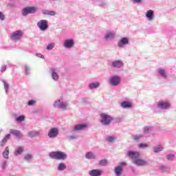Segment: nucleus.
Here are the masks:
<instances>
[{"label":"nucleus","instance_id":"8fccbe9b","mask_svg":"<svg viewBox=\"0 0 176 176\" xmlns=\"http://www.w3.org/2000/svg\"><path fill=\"white\" fill-rule=\"evenodd\" d=\"M139 148H148V144L141 143L140 144H139Z\"/></svg>","mask_w":176,"mask_h":176},{"label":"nucleus","instance_id":"20e7f679","mask_svg":"<svg viewBox=\"0 0 176 176\" xmlns=\"http://www.w3.org/2000/svg\"><path fill=\"white\" fill-rule=\"evenodd\" d=\"M54 108L61 109L62 111H67L68 109V103L63 101V100H56L53 104Z\"/></svg>","mask_w":176,"mask_h":176},{"label":"nucleus","instance_id":"79ce46f5","mask_svg":"<svg viewBox=\"0 0 176 176\" xmlns=\"http://www.w3.org/2000/svg\"><path fill=\"white\" fill-rule=\"evenodd\" d=\"M35 104H36V101H35L34 100H31L28 102V107H34V105H35Z\"/></svg>","mask_w":176,"mask_h":176},{"label":"nucleus","instance_id":"bb28decb","mask_svg":"<svg viewBox=\"0 0 176 176\" xmlns=\"http://www.w3.org/2000/svg\"><path fill=\"white\" fill-rule=\"evenodd\" d=\"M28 135L30 138H34L35 137H38L39 135V131H31L28 132Z\"/></svg>","mask_w":176,"mask_h":176},{"label":"nucleus","instance_id":"a18cd8bd","mask_svg":"<svg viewBox=\"0 0 176 176\" xmlns=\"http://www.w3.org/2000/svg\"><path fill=\"white\" fill-rule=\"evenodd\" d=\"M6 166H8V162L6 161H4L1 164V168L3 170H5V168H6Z\"/></svg>","mask_w":176,"mask_h":176},{"label":"nucleus","instance_id":"39448f33","mask_svg":"<svg viewBox=\"0 0 176 176\" xmlns=\"http://www.w3.org/2000/svg\"><path fill=\"white\" fill-rule=\"evenodd\" d=\"M36 7H25L23 8L21 10V14L24 17H27L28 14H34V13H36Z\"/></svg>","mask_w":176,"mask_h":176},{"label":"nucleus","instance_id":"5701e85b","mask_svg":"<svg viewBox=\"0 0 176 176\" xmlns=\"http://www.w3.org/2000/svg\"><path fill=\"white\" fill-rule=\"evenodd\" d=\"M102 174V170L100 169H94L89 171V175L90 176H101Z\"/></svg>","mask_w":176,"mask_h":176},{"label":"nucleus","instance_id":"f03ea898","mask_svg":"<svg viewBox=\"0 0 176 176\" xmlns=\"http://www.w3.org/2000/svg\"><path fill=\"white\" fill-rule=\"evenodd\" d=\"M49 157L55 160H67L68 155L63 151H52L49 153Z\"/></svg>","mask_w":176,"mask_h":176},{"label":"nucleus","instance_id":"f704fd0d","mask_svg":"<svg viewBox=\"0 0 176 176\" xmlns=\"http://www.w3.org/2000/svg\"><path fill=\"white\" fill-rule=\"evenodd\" d=\"M1 82L3 83L6 94H8V91L9 90V87H10L9 83L5 81V80H2Z\"/></svg>","mask_w":176,"mask_h":176},{"label":"nucleus","instance_id":"603ef678","mask_svg":"<svg viewBox=\"0 0 176 176\" xmlns=\"http://www.w3.org/2000/svg\"><path fill=\"white\" fill-rule=\"evenodd\" d=\"M133 3H140L142 0H132Z\"/></svg>","mask_w":176,"mask_h":176},{"label":"nucleus","instance_id":"c03bdc74","mask_svg":"<svg viewBox=\"0 0 176 176\" xmlns=\"http://www.w3.org/2000/svg\"><path fill=\"white\" fill-rule=\"evenodd\" d=\"M116 140V138L113 137V136H109L107 137V141L109 142H115V141Z\"/></svg>","mask_w":176,"mask_h":176},{"label":"nucleus","instance_id":"a19ab883","mask_svg":"<svg viewBox=\"0 0 176 176\" xmlns=\"http://www.w3.org/2000/svg\"><path fill=\"white\" fill-rule=\"evenodd\" d=\"M100 166H105L107 164H108V160H101L99 161Z\"/></svg>","mask_w":176,"mask_h":176},{"label":"nucleus","instance_id":"49530a36","mask_svg":"<svg viewBox=\"0 0 176 176\" xmlns=\"http://www.w3.org/2000/svg\"><path fill=\"white\" fill-rule=\"evenodd\" d=\"M98 2H100V5H103V6H106L107 5V1L104 0H96Z\"/></svg>","mask_w":176,"mask_h":176},{"label":"nucleus","instance_id":"2eb2a0df","mask_svg":"<svg viewBox=\"0 0 176 176\" xmlns=\"http://www.w3.org/2000/svg\"><path fill=\"white\" fill-rule=\"evenodd\" d=\"M158 76L160 78H162V79H168V73L166 69L161 67L159 68L157 71Z\"/></svg>","mask_w":176,"mask_h":176},{"label":"nucleus","instance_id":"de8ad7c7","mask_svg":"<svg viewBox=\"0 0 176 176\" xmlns=\"http://www.w3.org/2000/svg\"><path fill=\"white\" fill-rule=\"evenodd\" d=\"M0 20L1 21H3V20H5V15L2 12H0Z\"/></svg>","mask_w":176,"mask_h":176},{"label":"nucleus","instance_id":"1a4fd4ad","mask_svg":"<svg viewBox=\"0 0 176 176\" xmlns=\"http://www.w3.org/2000/svg\"><path fill=\"white\" fill-rule=\"evenodd\" d=\"M23 35H24V33L21 30H16L10 36L11 41H21Z\"/></svg>","mask_w":176,"mask_h":176},{"label":"nucleus","instance_id":"58836bf2","mask_svg":"<svg viewBox=\"0 0 176 176\" xmlns=\"http://www.w3.org/2000/svg\"><path fill=\"white\" fill-rule=\"evenodd\" d=\"M24 159L26 162H31V160H32V154H25L24 156Z\"/></svg>","mask_w":176,"mask_h":176},{"label":"nucleus","instance_id":"ddd939ff","mask_svg":"<svg viewBox=\"0 0 176 176\" xmlns=\"http://www.w3.org/2000/svg\"><path fill=\"white\" fill-rule=\"evenodd\" d=\"M116 36L115 34V32H113L112 31H108L104 34V36L103 37V41H104V42H109V41L115 39Z\"/></svg>","mask_w":176,"mask_h":176},{"label":"nucleus","instance_id":"37998d69","mask_svg":"<svg viewBox=\"0 0 176 176\" xmlns=\"http://www.w3.org/2000/svg\"><path fill=\"white\" fill-rule=\"evenodd\" d=\"M141 138H144V135H136L133 137L135 141H138L139 140H141Z\"/></svg>","mask_w":176,"mask_h":176},{"label":"nucleus","instance_id":"e433bc0d","mask_svg":"<svg viewBox=\"0 0 176 176\" xmlns=\"http://www.w3.org/2000/svg\"><path fill=\"white\" fill-rule=\"evenodd\" d=\"M24 71H25V75H30V71H31V68L30 67V66L25 65L24 66Z\"/></svg>","mask_w":176,"mask_h":176},{"label":"nucleus","instance_id":"b1692460","mask_svg":"<svg viewBox=\"0 0 176 176\" xmlns=\"http://www.w3.org/2000/svg\"><path fill=\"white\" fill-rule=\"evenodd\" d=\"M100 82L98 81L91 82L88 85V89H89V90H94L96 89H98V87H100Z\"/></svg>","mask_w":176,"mask_h":176},{"label":"nucleus","instance_id":"864d4df0","mask_svg":"<svg viewBox=\"0 0 176 176\" xmlns=\"http://www.w3.org/2000/svg\"><path fill=\"white\" fill-rule=\"evenodd\" d=\"M82 102H83V103L87 102V98H83V99L82 100Z\"/></svg>","mask_w":176,"mask_h":176},{"label":"nucleus","instance_id":"393cba45","mask_svg":"<svg viewBox=\"0 0 176 176\" xmlns=\"http://www.w3.org/2000/svg\"><path fill=\"white\" fill-rule=\"evenodd\" d=\"M42 13L45 16H54L56 14V11L49 10H43Z\"/></svg>","mask_w":176,"mask_h":176},{"label":"nucleus","instance_id":"6ab92c4d","mask_svg":"<svg viewBox=\"0 0 176 176\" xmlns=\"http://www.w3.org/2000/svg\"><path fill=\"white\" fill-rule=\"evenodd\" d=\"M126 155L130 157V159H133V160H137L138 157H140L141 154L138 151H129L126 152Z\"/></svg>","mask_w":176,"mask_h":176},{"label":"nucleus","instance_id":"7c9ffc66","mask_svg":"<svg viewBox=\"0 0 176 176\" xmlns=\"http://www.w3.org/2000/svg\"><path fill=\"white\" fill-rule=\"evenodd\" d=\"M163 151V146L162 145L155 146L153 147V151L154 153H159Z\"/></svg>","mask_w":176,"mask_h":176},{"label":"nucleus","instance_id":"473e14b6","mask_svg":"<svg viewBox=\"0 0 176 176\" xmlns=\"http://www.w3.org/2000/svg\"><path fill=\"white\" fill-rule=\"evenodd\" d=\"M152 130H153V126H146L144 128L143 133L144 134H148V133H151V131H152Z\"/></svg>","mask_w":176,"mask_h":176},{"label":"nucleus","instance_id":"4c0bfd02","mask_svg":"<svg viewBox=\"0 0 176 176\" xmlns=\"http://www.w3.org/2000/svg\"><path fill=\"white\" fill-rule=\"evenodd\" d=\"M54 46H56V43H51L48 44L46 47L47 50H53L54 49Z\"/></svg>","mask_w":176,"mask_h":176},{"label":"nucleus","instance_id":"9b49d317","mask_svg":"<svg viewBox=\"0 0 176 176\" xmlns=\"http://www.w3.org/2000/svg\"><path fill=\"white\" fill-rule=\"evenodd\" d=\"M126 166V162H120L119 166L114 168V174L116 176H120L123 174V168Z\"/></svg>","mask_w":176,"mask_h":176},{"label":"nucleus","instance_id":"c756f323","mask_svg":"<svg viewBox=\"0 0 176 176\" xmlns=\"http://www.w3.org/2000/svg\"><path fill=\"white\" fill-rule=\"evenodd\" d=\"M66 168H67V165L65 163L60 162L58 164V166H57L58 171H64L65 170H66Z\"/></svg>","mask_w":176,"mask_h":176},{"label":"nucleus","instance_id":"412c9836","mask_svg":"<svg viewBox=\"0 0 176 176\" xmlns=\"http://www.w3.org/2000/svg\"><path fill=\"white\" fill-rule=\"evenodd\" d=\"M146 19L148 21H153L155 20V12L152 10H149L146 12Z\"/></svg>","mask_w":176,"mask_h":176},{"label":"nucleus","instance_id":"4468645a","mask_svg":"<svg viewBox=\"0 0 176 176\" xmlns=\"http://www.w3.org/2000/svg\"><path fill=\"white\" fill-rule=\"evenodd\" d=\"M50 74L51 75L52 79H53L54 82H58L60 79V75H58V72H57V69L51 68L50 69Z\"/></svg>","mask_w":176,"mask_h":176},{"label":"nucleus","instance_id":"3c124183","mask_svg":"<svg viewBox=\"0 0 176 176\" xmlns=\"http://www.w3.org/2000/svg\"><path fill=\"white\" fill-rule=\"evenodd\" d=\"M36 57H38V58H44L45 56L42 55L41 54H36Z\"/></svg>","mask_w":176,"mask_h":176},{"label":"nucleus","instance_id":"4be33fe9","mask_svg":"<svg viewBox=\"0 0 176 176\" xmlns=\"http://www.w3.org/2000/svg\"><path fill=\"white\" fill-rule=\"evenodd\" d=\"M121 108H123V109H130L131 108H133V102L131 101H122L120 103Z\"/></svg>","mask_w":176,"mask_h":176},{"label":"nucleus","instance_id":"f3484780","mask_svg":"<svg viewBox=\"0 0 176 176\" xmlns=\"http://www.w3.org/2000/svg\"><path fill=\"white\" fill-rule=\"evenodd\" d=\"M129 43L130 40L129 39V38L123 37L118 42V47L120 49H122V47H124V46L129 45Z\"/></svg>","mask_w":176,"mask_h":176},{"label":"nucleus","instance_id":"9d476101","mask_svg":"<svg viewBox=\"0 0 176 176\" xmlns=\"http://www.w3.org/2000/svg\"><path fill=\"white\" fill-rule=\"evenodd\" d=\"M111 67L114 69H120V68L124 67V63L122 60H114L111 61Z\"/></svg>","mask_w":176,"mask_h":176},{"label":"nucleus","instance_id":"2f4dec72","mask_svg":"<svg viewBox=\"0 0 176 176\" xmlns=\"http://www.w3.org/2000/svg\"><path fill=\"white\" fill-rule=\"evenodd\" d=\"M24 120H25V116L24 115L19 116L15 118L16 123H22Z\"/></svg>","mask_w":176,"mask_h":176},{"label":"nucleus","instance_id":"dca6fc26","mask_svg":"<svg viewBox=\"0 0 176 176\" xmlns=\"http://www.w3.org/2000/svg\"><path fill=\"white\" fill-rule=\"evenodd\" d=\"M63 46L65 49H72L75 46V41L72 38L66 39L63 42Z\"/></svg>","mask_w":176,"mask_h":176},{"label":"nucleus","instance_id":"09e8293b","mask_svg":"<svg viewBox=\"0 0 176 176\" xmlns=\"http://www.w3.org/2000/svg\"><path fill=\"white\" fill-rule=\"evenodd\" d=\"M6 65H3L1 67V72H5L6 71Z\"/></svg>","mask_w":176,"mask_h":176},{"label":"nucleus","instance_id":"7ed1b4c3","mask_svg":"<svg viewBox=\"0 0 176 176\" xmlns=\"http://www.w3.org/2000/svg\"><path fill=\"white\" fill-rule=\"evenodd\" d=\"M122 83V77L119 75H113L109 77V84L110 86H119Z\"/></svg>","mask_w":176,"mask_h":176},{"label":"nucleus","instance_id":"c9c22d12","mask_svg":"<svg viewBox=\"0 0 176 176\" xmlns=\"http://www.w3.org/2000/svg\"><path fill=\"white\" fill-rule=\"evenodd\" d=\"M3 156L5 159H9V147H6L3 152Z\"/></svg>","mask_w":176,"mask_h":176},{"label":"nucleus","instance_id":"f8f14e48","mask_svg":"<svg viewBox=\"0 0 176 176\" xmlns=\"http://www.w3.org/2000/svg\"><path fill=\"white\" fill-rule=\"evenodd\" d=\"M148 160H143L140 157H138L136 160H133V164L138 166V167H141L142 166H146L148 164Z\"/></svg>","mask_w":176,"mask_h":176},{"label":"nucleus","instance_id":"aec40b11","mask_svg":"<svg viewBox=\"0 0 176 176\" xmlns=\"http://www.w3.org/2000/svg\"><path fill=\"white\" fill-rule=\"evenodd\" d=\"M58 135V129L52 128L48 132V137L50 138H56Z\"/></svg>","mask_w":176,"mask_h":176},{"label":"nucleus","instance_id":"6e6552de","mask_svg":"<svg viewBox=\"0 0 176 176\" xmlns=\"http://www.w3.org/2000/svg\"><path fill=\"white\" fill-rule=\"evenodd\" d=\"M37 27L40 31H46L49 28V22L46 19H41L37 22Z\"/></svg>","mask_w":176,"mask_h":176},{"label":"nucleus","instance_id":"0eeeda50","mask_svg":"<svg viewBox=\"0 0 176 176\" xmlns=\"http://www.w3.org/2000/svg\"><path fill=\"white\" fill-rule=\"evenodd\" d=\"M157 108L159 109L166 110V109H170L171 108V103L168 100H161L157 102Z\"/></svg>","mask_w":176,"mask_h":176},{"label":"nucleus","instance_id":"c85d7f7f","mask_svg":"<svg viewBox=\"0 0 176 176\" xmlns=\"http://www.w3.org/2000/svg\"><path fill=\"white\" fill-rule=\"evenodd\" d=\"M85 157H86V159H88L89 160H91V159L95 160L96 158V154H94L93 152H91V151L87 152L85 154Z\"/></svg>","mask_w":176,"mask_h":176},{"label":"nucleus","instance_id":"72a5a7b5","mask_svg":"<svg viewBox=\"0 0 176 176\" xmlns=\"http://www.w3.org/2000/svg\"><path fill=\"white\" fill-rule=\"evenodd\" d=\"M159 169L162 171V173H167V171H168L170 170V168L167 166H164V165H160L159 166Z\"/></svg>","mask_w":176,"mask_h":176},{"label":"nucleus","instance_id":"ea45409f","mask_svg":"<svg viewBox=\"0 0 176 176\" xmlns=\"http://www.w3.org/2000/svg\"><path fill=\"white\" fill-rule=\"evenodd\" d=\"M175 157V155L174 154H168L167 156H166V159L167 160H168L169 162H173V160H174Z\"/></svg>","mask_w":176,"mask_h":176},{"label":"nucleus","instance_id":"423d86ee","mask_svg":"<svg viewBox=\"0 0 176 176\" xmlns=\"http://www.w3.org/2000/svg\"><path fill=\"white\" fill-rule=\"evenodd\" d=\"M100 118H101L100 122L104 126H108V124H110L111 122L113 120V117L105 113L100 114Z\"/></svg>","mask_w":176,"mask_h":176},{"label":"nucleus","instance_id":"a211bd4d","mask_svg":"<svg viewBox=\"0 0 176 176\" xmlns=\"http://www.w3.org/2000/svg\"><path fill=\"white\" fill-rule=\"evenodd\" d=\"M10 134H12V135H14L18 140H21V138L24 137V135L23 134V133H21V131H19L16 129H10Z\"/></svg>","mask_w":176,"mask_h":176},{"label":"nucleus","instance_id":"a878e982","mask_svg":"<svg viewBox=\"0 0 176 176\" xmlns=\"http://www.w3.org/2000/svg\"><path fill=\"white\" fill-rule=\"evenodd\" d=\"M23 152H24V147L23 146H18L16 149L14 153V155L15 156H19V155H21V153H23Z\"/></svg>","mask_w":176,"mask_h":176},{"label":"nucleus","instance_id":"cd10ccee","mask_svg":"<svg viewBox=\"0 0 176 176\" xmlns=\"http://www.w3.org/2000/svg\"><path fill=\"white\" fill-rule=\"evenodd\" d=\"M10 134L6 135L0 143L1 146H5V144L8 142V140H10Z\"/></svg>","mask_w":176,"mask_h":176},{"label":"nucleus","instance_id":"f257e3e1","mask_svg":"<svg viewBox=\"0 0 176 176\" xmlns=\"http://www.w3.org/2000/svg\"><path fill=\"white\" fill-rule=\"evenodd\" d=\"M85 129H87V124H78L74 125L70 129V133H72V135L67 136L68 140H78V138H79L78 131H82V130H85Z\"/></svg>","mask_w":176,"mask_h":176}]
</instances>
